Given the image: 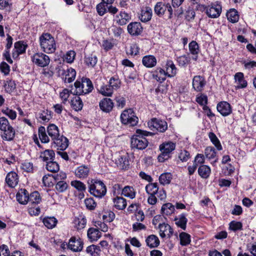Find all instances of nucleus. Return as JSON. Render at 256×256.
<instances>
[{
  "mask_svg": "<svg viewBox=\"0 0 256 256\" xmlns=\"http://www.w3.org/2000/svg\"><path fill=\"white\" fill-rule=\"evenodd\" d=\"M136 133L137 134L134 135L131 138L132 148L138 150L146 148L148 142L144 136H152V133L139 129L136 130Z\"/></svg>",
  "mask_w": 256,
  "mask_h": 256,
  "instance_id": "nucleus-1",
  "label": "nucleus"
},
{
  "mask_svg": "<svg viewBox=\"0 0 256 256\" xmlns=\"http://www.w3.org/2000/svg\"><path fill=\"white\" fill-rule=\"evenodd\" d=\"M76 90L74 94L76 96L88 94L94 89L93 84L90 78H82L80 80H77L74 84Z\"/></svg>",
  "mask_w": 256,
  "mask_h": 256,
  "instance_id": "nucleus-2",
  "label": "nucleus"
},
{
  "mask_svg": "<svg viewBox=\"0 0 256 256\" xmlns=\"http://www.w3.org/2000/svg\"><path fill=\"white\" fill-rule=\"evenodd\" d=\"M88 192L95 197L102 198L106 193V188L104 183L98 180H92L88 182Z\"/></svg>",
  "mask_w": 256,
  "mask_h": 256,
  "instance_id": "nucleus-3",
  "label": "nucleus"
},
{
  "mask_svg": "<svg viewBox=\"0 0 256 256\" xmlns=\"http://www.w3.org/2000/svg\"><path fill=\"white\" fill-rule=\"evenodd\" d=\"M40 46L42 50L48 54H52L56 50V44L54 38L48 33L43 34L40 37Z\"/></svg>",
  "mask_w": 256,
  "mask_h": 256,
  "instance_id": "nucleus-4",
  "label": "nucleus"
},
{
  "mask_svg": "<svg viewBox=\"0 0 256 256\" xmlns=\"http://www.w3.org/2000/svg\"><path fill=\"white\" fill-rule=\"evenodd\" d=\"M0 130L4 132L2 136L4 140L11 141L14 138L15 131L4 117L0 118Z\"/></svg>",
  "mask_w": 256,
  "mask_h": 256,
  "instance_id": "nucleus-5",
  "label": "nucleus"
},
{
  "mask_svg": "<svg viewBox=\"0 0 256 256\" xmlns=\"http://www.w3.org/2000/svg\"><path fill=\"white\" fill-rule=\"evenodd\" d=\"M122 124L130 126H133L138 122V118L131 108L125 110L120 115Z\"/></svg>",
  "mask_w": 256,
  "mask_h": 256,
  "instance_id": "nucleus-6",
  "label": "nucleus"
},
{
  "mask_svg": "<svg viewBox=\"0 0 256 256\" xmlns=\"http://www.w3.org/2000/svg\"><path fill=\"white\" fill-rule=\"evenodd\" d=\"M176 144L172 142H166L160 146V150L161 154L158 156V158L160 162H164L165 160L168 159L170 157V154L175 149Z\"/></svg>",
  "mask_w": 256,
  "mask_h": 256,
  "instance_id": "nucleus-7",
  "label": "nucleus"
},
{
  "mask_svg": "<svg viewBox=\"0 0 256 256\" xmlns=\"http://www.w3.org/2000/svg\"><path fill=\"white\" fill-rule=\"evenodd\" d=\"M154 12L159 16L166 14L168 19L172 18L173 10L169 3L164 4L162 2H157L154 6Z\"/></svg>",
  "mask_w": 256,
  "mask_h": 256,
  "instance_id": "nucleus-8",
  "label": "nucleus"
},
{
  "mask_svg": "<svg viewBox=\"0 0 256 256\" xmlns=\"http://www.w3.org/2000/svg\"><path fill=\"white\" fill-rule=\"evenodd\" d=\"M58 72L65 83H70L76 78V72L72 68L62 66L60 68Z\"/></svg>",
  "mask_w": 256,
  "mask_h": 256,
  "instance_id": "nucleus-9",
  "label": "nucleus"
},
{
  "mask_svg": "<svg viewBox=\"0 0 256 256\" xmlns=\"http://www.w3.org/2000/svg\"><path fill=\"white\" fill-rule=\"evenodd\" d=\"M148 126L152 130H156L160 132H164L168 129V124L165 120L153 118L148 122Z\"/></svg>",
  "mask_w": 256,
  "mask_h": 256,
  "instance_id": "nucleus-10",
  "label": "nucleus"
},
{
  "mask_svg": "<svg viewBox=\"0 0 256 256\" xmlns=\"http://www.w3.org/2000/svg\"><path fill=\"white\" fill-rule=\"evenodd\" d=\"M32 61L39 66L44 67L48 65L50 58L43 53H36L32 56Z\"/></svg>",
  "mask_w": 256,
  "mask_h": 256,
  "instance_id": "nucleus-11",
  "label": "nucleus"
},
{
  "mask_svg": "<svg viewBox=\"0 0 256 256\" xmlns=\"http://www.w3.org/2000/svg\"><path fill=\"white\" fill-rule=\"evenodd\" d=\"M68 139L63 136L60 135L53 140V146L58 150H64L68 148Z\"/></svg>",
  "mask_w": 256,
  "mask_h": 256,
  "instance_id": "nucleus-12",
  "label": "nucleus"
},
{
  "mask_svg": "<svg viewBox=\"0 0 256 256\" xmlns=\"http://www.w3.org/2000/svg\"><path fill=\"white\" fill-rule=\"evenodd\" d=\"M142 27L140 22H132L127 26L128 32L132 36H136L141 34L142 32Z\"/></svg>",
  "mask_w": 256,
  "mask_h": 256,
  "instance_id": "nucleus-13",
  "label": "nucleus"
},
{
  "mask_svg": "<svg viewBox=\"0 0 256 256\" xmlns=\"http://www.w3.org/2000/svg\"><path fill=\"white\" fill-rule=\"evenodd\" d=\"M222 12L221 6L219 4H214L208 6L206 14L209 18H216L220 16Z\"/></svg>",
  "mask_w": 256,
  "mask_h": 256,
  "instance_id": "nucleus-14",
  "label": "nucleus"
},
{
  "mask_svg": "<svg viewBox=\"0 0 256 256\" xmlns=\"http://www.w3.org/2000/svg\"><path fill=\"white\" fill-rule=\"evenodd\" d=\"M206 84L204 77L200 76H194L192 80V87L197 92H202Z\"/></svg>",
  "mask_w": 256,
  "mask_h": 256,
  "instance_id": "nucleus-15",
  "label": "nucleus"
},
{
  "mask_svg": "<svg viewBox=\"0 0 256 256\" xmlns=\"http://www.w3.org/2000/svg\"><path fill=\"white\" fill-rule=\"evenodd\" d=\"M218 112L223 116H227L231 114L232 110L230 105L226 102H221L217 105Z\"/></svg>",
  "mask_w": 256,
  "mask_h": 256,
  "instance_id": "nucleus-16",
  "label": "nucleus"
},
{
  "mask_svg": "<svg viewBox=\"0 0 256 256\" xmlns=\"http://www.w3.org/2000/svg\"><path fill=\"white\" fill-rule=\"evenodd\" d=\"M68 248L74 252H80L82 249L83 243L80 239L72 237L69 240Z\"/></svg>",
  "mask_w": 256,
  "mask_h": 256,
  "instance_id": "nucleus-17",
  "label": "nucleus"
},
{
  "mask_svg": "<svg viewBox=\"0 0 256 256\" xmlns=\"http://www.w3.org/2000/svg\"><path fill=\"white\" fill-rule=\"evenodd\" d=\"M99 106L100 110L103 112H109L112 110L114 107V103L111 99L109 98H104L100 101Z\"/></svg>",
  "mask_w": 256,
  "mask_h": 256,
  "instance_id": "nucleus-18",
  "label": "nucleus"
},
{
  "mask_svg": "<svg viewBox=\"0 0 256 256\" xmlns=\"http://www.w3.org/2000/svg\"><path fill=\"white\" fill-rule=\"evenodd\" d=\"M14 51L12 52L13 58H17L18 56L24 53L27 45L23 41H18L14 43Z\"/></svg>",
  "mask_w": 256,
  "mask_h": 256,
  "instance_id": "nucleus-19",
  "label": "nucleus"
},
{
  "mask_svg": "<svg viewBox=\"0 0 256 256\" xmlns=\"http://www.w3.org/2000/svg\"><path fill=\"white\" fill-rule=\"evenodd\" d=\"M160 234L162 238H164L166 236L170 238L173 234V230L171 226L165 223L159 224Z\"/></svg>",
  "mask_w": 256,
  "mask_h": 256,
  "instance_id": "nucleus-20",
  "label": "nucleus"
},
{
  "mask_svg": "<svg viewBox=\"0 0 256 256\" xmlns=\"http://www.w3.org/2000/svg\"><path fill=\"white\" fill-rule=\"evenodd\" d=\"M6 182L10 188H14L18 184V174L14 172H8L6 178Z\"/></svg>",
  "mask_w": 256,
  "mask_h": 256,
  "instance_id": "nucleus-21",
  "label": "nucleus"
},
{
  "mask_svg": "<svg viewBox=\"0 0 256 256\" xmlns=\"http://www.w3.org/2000/svg\"><path fill=\"white\" fill-rule=\"evenodd\" d=\"M152 10L150 7L143 8L140 14L139 19L143 22H146L151 20Z\"/></svg>",
  "mask_w": 256,
  "mask_h": 256,
  "instance_id": "nucleus-22",
  "label": "nucleus"
},
{
  "mask_svg": "<svg viewBox=\"0 0 256 256\" xmlns=\"http://www.w3.org/2000/svg\"><path fill=\"white\" fill-rule=\"evenodd\" d=\"M130 17L125 12L121 11L119 14L114 17L116 24L120 26L126 24L130 20Z\"/></svg>",
  "mask_w": 256,
  "mask_h": 256,
  "instance_id": "nucleus-23",
  "label": "nucleus"
},
{
  "mask_svg": "<svg viewBox=\"0 0 256 256\" xmlns=\"http://www.w3.org/2000/svg\"><path fill=\"white\" fill-rule=\"evenodd\" d=\"M16 198L19 203L26 204L28 200V192L26 190L21 188L16 194Z\"/></svg>",
  "mask_w": 256,
  "mask_h": 256,
  "instance_id": "nucleus-24",
  "label": "nucleus"
},
{
  "mask_svg": "<svg viewBox=\"0 0 256 256\" xmlns=\"http://www.w3.org/2000/svg\"><path fill=\"white\" fill-rule=\"evenodd\" d=\"M235 82L237 84L238 88H242L246 87L247 82L244 79V74L240 72H237L234 75Z\"/></svg>",
  "mask_w": 256,
  "mask_h": 256,
  "instance_id": "nucleus-25",
  "label": "nucleus"
},
{
  "mask_svg": "<svg viewBox=\"0 0 256 256\" xmlns=\"http://www.w3.org/2000/svg\"><path fill=\"white\" fill-rule=\"evenodd\" d=\"M167 74L166 71L160 68H157L152 74V77L160 82L166 80Z\"/></svg>",
  "mask_w": 256,
  "mask_h": 256,
  "instance_id": "nucleus-26",
  "label": "nucleus"
},
{
  "mask_svg": "<svg viewBox=\"0 0 256 256\" xmlns=\"http://www.w3.org/2000/svg\"><path fill=\"white\" fill-rule=\"evenodd\" d=\"M90 169L86 166H81L75 170V175L80 178H86L89 174Z\"/></svg>",
  "mask_w": 256,
  "mask_h": 256,
  "instance_id": "nucleus-27",
  "label": "nucleus"
},
{
  "mask_svg": "<svg viewBox=\"0 0 256 256\" xmlns=\"http://www.w3.org/2000/svg\"><path fill=\"white\" fill-rule=\"evenodd\" d=\"M174 221L178 227L180 228L183 230H186L188 220L186 218V214H182L175 217Z\"/></svg>",
  "mask_w": 256,
  "mask_h": 256,
  "instance_id": "nucleus-28",
  "label": "nucleus"
},
{
  "mask_svg": "<svg viewBox=\"0 0 256 256\" xmlns=\"http://www.w3.org/2000/svg\"><path fill=\"white\" fill-rule=\"evenodd\" d=\"M166 72L168 77L172 78L176 74L177 69L172 60H168L166 62Z\"/></svg>",
  "mask_w": 256,
  "mask_h": 256,
  "instance_id": "nucleus-29",
  "label": "nucleus"
},
{
  "mask_svg": "<svg viewBox=\"0 0 256 256\" xmlns=\"http://www.w3.org/2000/svg\"><path fill=\"white\" fill-rule=\"evenodd\" d=\"M142 62L146 68H152L156 64V59L152 55L146 56L143 57Z\"/></svg>",
  "mask_w": 256,
  "mask_h": 256,
  "instance_id": "nucleus-30",
  "label": "nucleus"
},
{
  "mask_svg": "<svg viewBox=\"0 0 256 256\" xmlns=\"http://www.w3.org/2000/svg\"><path fill=\"white\" fill-rule=\"evenodd\" d=\"M117 166L122 170H126L129 166V161L126 156H121L116 162Z\"/></svg>",
  "mask_w": 256,
  "mask_h": 256,
  "instance_id": "nucleus-31",
  "label": "nucleus"
},
{
  "mask_svg": "<svg viewBox=\"0 0 256 256\" xmlns=\"http://www.w3.org/2000/svg\"><path fill=\"white\" fill-rule=\"evenodd\" d=\"M72 107L76 111H78L82 109L83 107V103L82 99L76 96H74L70 101Z\"/></svg>",
  "mask_w": 256,
  "mask_h": 256,
  "instance_id": "nucleus-32",
  "label": "nucleus"
},
{
  "mask_svg": "<svg viewBox=\"0 0 256 256\" xmlns=\"http://www.w3.org/2000/svg\"><path fill=\"white\" fill-rule=\"evenodd\" d=\"M74 226L78 230H80L84 228L86 224V218L82 216H80L78 217H76L74 220Z\"/></svg>",
  "mask_w": 256,
  "mask_h": 256,
  "instance_id": "nucleus-33",
  "label": "nucleus"
},
{
  "mask_svg": "<svg viewBox=\"0 0 256 256\" xmlns=\"http://www.w3.org/2000/svg\"><path fill=\"white\" fill-rule=\"evenodd\" d=\"M114 206L118 210H124L126 206V199L120 196H116L113 199Z\"/></svg>",
  "mask_w": 256,
  "mask_h": 256,
  "instance_id": "nucleus-34",
  "label": "nucleus"
},
{
  "mask_svg": "<svg viewBox=\"0 0 256 256\" xmlns=\"http://www.w3.org/2000/svg\"><path fill=\"white\" fill-rule=\"evenodd\" d=\"M146 244L150 248H156L159 246L160 240L158 236L152 234L148 236L146 239Z\"/></svg>",
  "mask_w": 256,
  "mask_h": 256,
  "instance_id": "nucleus-35",
  "label": "nucleus"
},
{
  "mask_svg": "<svg viewBox=\"0 0 256 256\" xmlns=\"http://www.w3.org/2000/svg\"><path fill=\"white\" fill-rule=\"evenodd\" d=\"M189 50L191 54L193 55L192 58L194 60L198 59L197 54L199 52V46L198 43L196 41H192L189 44Z\"/></svg>",
  "mask_w": 256,
  "mask_h": 256,
  "instance_id": "nucleus-36",
  "label": "nucleus"
},
{
  "mask_svg": "<svg viewBox=\"0 0 256 256\" xmlns=\"http://www.w3.org/2000/svg\"><path fill=\"white\" fill-rule=\"evenodd\" d=\"M211 172L210 168L206 165H202L198 168V173L202 178H208Z\"/></svg>",
  "mask_w": 256,
  "mask_h": 256,
  "instance_id": "nucleus-37",
  "label": "nucleus"
},
{
  "mask_svg": "<svg viewBox=\"0 0 256 256\" xmlns=\"http://www.w3.org/2000/svg\"><path fill=\"white\" fill-rule=\"evenodd\" d=\"M47 132L48 136L52 138V140L60 135L58 128L54 124H51L48 126Z\"/></svg>",
  "mask_w": 256,
  "mask_h": 256,
  "instance_id": "nucleus-38",
  "label": "nucleus"
},
{
  "mask_svg": "<svg viewBox=\"0 0 256 256\" xmlns=\"http://www.w3.org/2000/svg\"><path fill=\"white\" fill-rule=\"evenodd\" d=\"M55 154L52 150H47L42 152L40 156L44 161H52L54 158Z\"/></svg>",
  "mask_w": 256,
  "mask_h": 256,
  "instance_id": "nucleus-39",
  "label": "nucleus"
},
{
  "mask_svg": "<svg viewBox=\"0 0 256 256\" xmlns=\"http://www.w3.org/2000/svg\"><path fill=\"white\" fill-rule=\"evenodd\" d=\"M226 16L228 20L232 23H235L238 22L239 20V15L238 14V12L235 9L230 10L227 12Z\"/></svg>",
  "mask_w": 256,
  "mask_h": 256,
  "instance_id": "nucleus-40",
  "label": "nucleus"
},
{
  "mask_svg": "<svg viewBox=\"0 0 256 256\" xmlns=\"http://www.w3.org/2000/svg\"><path fill=\"white\" fill-rule=\"evenodd\" d=\"M57 222V220L54 217H48L43 220L44 224L49 229H52L54 228Z\"/></svg>",
  "mask_w": 256,
  "mask_h": 256,
  "instance_id": "nucleus-41",
  "label": "nucleus"
},
{
  "mask_svg": "<svg viewBox=\"0 0 256 256\" xmlns=\"http://www.w3.org/2000/svg\"><path fill=\"white\" fill-rule=\"evenodd\" d=\"M122 194L124 196L130 198L131 199L135 198L136 192L134 188L130 186H126L122 190Z\"/></svg>",
  "mask_w": 256,
  "mask_h": 256,
  "instance_id": "nucleus-42",
  "label": "nucleus"
},
{
  "mask_svg": "<svg viewBox=\"0 0 256 256\" xmlns=\"http://www.w3.org/2000/svg\"><path fill=\"white\" fill-rule=\"evenodd\" d=\"M174 210V206L171 203H166L163 204L161 209L162 213L166 216L172 214Z\"/></svg>",
  "mask_w": 256,
  "mask_h": 256,
  "instance_id": "nucleus-43",
  "label": "nucleus"
},
{
  "mask_svg": "<svg viewBox=\"0 0 256 256\" xmlns=\"http://www.w3.org/2000/svg\"><path fill=\"white\" fill-rule=\"evenodd\" d=\"M146 192L148 194H156L158 192V187L156 182L150 183L145 188Z\"/></svg>",
  "mask_w": 256,
  "mask_h": 256,
  "instance_id": "nucleus-44",
  "label": "nucleus"
},
{
  "mask_svg": "<svg viewBox=\"0 0 256 256\" xmlns=\"http://www.w3.org/2000/svg\"><path fill=\"white\" fill-rule=\"evenodd\" d=\"M41 198L40 194L38 192H34L28 195V202L32 204H38L40 202Z\"/></svg>",
  "mask_w": 256,
  "mask_h": 256,
  "instance_id": "nucleus-45",
  "label": "nucleus"
},
{
  "mask_svg": "<svg viewBox=\"0 0 256 256\" xmlns=\"http://www.w3.org/2000/svg\"><path fill=\"white\" fill-rule=\"evenodd\" d=\"M208 138L212 142L214 145L218 150H222V146L220 143V140L218 138L216 135L212 132H210L208 134Z\"/></svg>",
  "mask_w": 256,
  "mask_h": 256,
  "instance_id": "nucleus-46",
  "label": "nucleus"
},
{
  "mask_svg": "<svg viewBox=\"0 0 256 256\" xmlns=\"http://www.w3.org/2000/svg\"><path fill=\"white\" fill-rule=\"evenodd\" d=\"M176 60L180 66L186 67L190 62V58L188 55H183L178 57Z\"/></svg>",
  "mask_w": 256,
  "mask_h": 256,
  "instance_id": "nucleus-47",
  "label": "nucleus"
},
{
  "mask_svg": "<svg viewBox=\"0 0 256 256\" xmlns=\"http://www.w3.org/2000/svg\"><path fill=\"white\" fill-rule=\"evenodd\" d=\"M172 179V176L170 173H164L160 176L159 182L162 184L165 185L169 184Z\"/></svg>",
  "mask_w": 256,
  "mask_h": 256,
  "instance_id": "nucleus-48",
  "label": "nucleus"
},
{
  "mask_svg": "<svg viewBox=\"0 0 256 256\" xmlns=\"http://www.w3.org/2000/svg\"><path fill=\"white\" fill-rule=\"evenodd\" d=\"M88 236L92 241L96 240L99 238V231L94 228H90L88 230Z\"/></svg>",
  "mask_w": 256,
  "mask_h": 256,
  "instance_id": "nucleus-49",
  "label": "nucleus"
},
{
  "mask_svg": "<svg viewBox=\"0 0 256 256\" xmlns=\"http://www.w3.org/2000/svg\"><path fill=\"white\" fill-rule=\"evenodd\" d=\"M204 154L207 158L212 160L216 158V152L212 146H208L204 150Z\"/></svg>",
  "mask_w": 256,
  "mask_h": 256,
  "instance_id": "nucleus-50",
  "label": "nucleus"
},
{
  "mask_svg": "<svg viewBox=\"0 0 256 256\" xmlns=\"http://www.w3.org/2000/svg\"><path fill=\"white\" fill-rule=\"evenodd\" d=\"M98 91L102 95L108 96H110L113 92V90L108 84L101 86Z\"/></svg>",
  "mask_w": 256,
  "mask_h": 256,
  "instance_id": "nucleus-51",
  "label": "nucleus"
},
{
  "mask_svg": "<svg viewBox=\"0 0 256 256\" xmlns=\"http://www.w3.org/2000/svg\"><path fill=\"white\" fill-rule=\"evenodd\" d=\"M71 186L76 189L78 192H86V185L80 180H72L70 182Z\"/></svg>",
  "mask_w": 256,
  "mask_h": 256,
  "instance_id": "nucleus-52",
  "label": "nucleus"
},
{
  "mask_svg": "<svg viewBox=\"0 0 256 256\" xmlns=\"http://www.w3.org/2000/svg\"><path fill=\"white\" fill-rule=\"evenodd\" d=\"M108 4H107L105 2L102 1L101 2L96 6V10L100 16H102L106 12L108 11L107 7Z\"/></svg>",
  "mask_w": 256,
  "mask_h": 256,
  "instance_id": "nucleus-53",
  "label": "nucleus"
},
{
  "mask_svg": "<svg viewBox=\"0 0 256 256\" xmlns=\"http://www.w3.org/2000/svg\"><path fill=\"white\" fill-rule=\"evenodd\" d=\"M98 62L97 57L96 56H90L86 57L84 58V62L90 67H94Z\"/></svg>",
  "mask_w": 256,
  "mask_h": 256,
  "instance_id": "nucleus-54",
  "label": "nucleus"
},
{
  "mask_svg": "<svg viewBox=\"0 0 256 256\" xmlns=\"http://www.w3.org/2000/svg\"><path fill=\"white\" fill-rule=\"evenodd\" d=\"M46 168L48 170L52 172H58L60 169L58 164L53 160L47 162Z\"/></svg>",
  "mask_w": 256,
  "mask_h": 256,
  "instance_id": "nucleus-55",
  "label": "nucleus"
},
{
  "mask_svg": "<svg viewBox=\"0 0 256 256\" xmlns=\"http://www.w3.org/2000/svg\"><path fill=\"white\" fill-rule=\"evenodd\" d=\"M39 138L41 142L43 143H47L50 141L48 136L46 134L45 128L44 126H40L38 129Z\"/></svg>",
  "mask_w": 256,
  "mask_h": 256,
  "instance_id": "nucleus-56",
  "label": "nucleus"
},
{
  "mask_svg": "<svg viewBox=\"0 0 256 256\" xmlns=\"http://www.w3.org/2000/svg\"><path fill=\"white\" fill-rule=\"evenodd\" d=\"M180 244L182 246H186L190 242V234L182 232L180 234Z\"/></svg>",
  "mask_w": 256,
  "mask_h": 256,
  "instance_id": "nucleus-57",
  "label": "nucleus"
},
{
  "mask_svg": "<svg viewBox=\"0 0 256 256\" xmlns=\"http://www.w3.org/2000/svg\"><path fill=\"white\" fill-rule=\"evenodd\" d=\"M4 87L6 92L10 94L16 88V84L12 80L6 81L4 83Z\"/></svg>",
  "mask_w": 256,
  "mask_h": 256,
  "instance_id": "nucleus-58",
  "label": "nucleus"
},
{
  "mask_svg": "<svg viewBox=\"0 0 256 256\" xmlns=\"http://www.w3.org/2000/svg\"><path fill=\"white\" fill-rule=\"evenodd\" d=\"M55 188L58 192H62L66 190L68 184L64 180H60L56 184Z\"/></svg>",
  "mask_w": 256,
  "mask_h": 256,
  "instance_id": "nucleus-59",
  "label": "nucleus"
},
{
  "mask_svg": "<svg viewBox=\"0 0 256 256\" xmlns=\"http://www.w3.org/2000/svg\"><path fill=\"white\" fill-rule=\"evenodd\" d=\"M84 204L86 208L90 210H93L96 206V202L92 198H86L84 200Z\"/></svg>",
  "mask_w": 256,
  "mask_h": 256,
  "instance_id": "nucleus-60",
  "label": "nucleus"
},
{
  "mask_svg": "<svg viewBox=\"0 0 256 256\" xmlns=\"http://www.w3.org/2000/svg\"><path fill=\"white\" fill-rule=\"evenodd\" d=\"M4 114L8 116L12 120H14L16 117V112L11 109L6 108L2 110Z\"/></svg>",
  "mask_w": 256,
  "mask_h": 256,
  "instance_id": "nucleus-61",
  "label": "nucleus"
},
{
  "mask_svg": "<svg viewBox=\"0 0 256 256\" xmlns=\"http://www.w3.org/2000/svg\"><path fill=\"white\" fill-rule=\"evenodd\" d=\"M39 118L41 119L44 122H48L52 118L50 112L48 110L42 112L40 114Z\"/></svg>",
  "mask_w": 256,
  "mask_h": 256,
  "instance_id": "nucleus-62",
  "label": "nucleus"
},
{
  "mask_svg": "<svg viewBox=\"0 0 256 256\" xmlns=\"http://www.w3.org/2000/svg\"><path fill=\"white\" fill-rule=\"evenodd\" d=\"M70 93H72V91L69 90L67 88H64L61 92H60V96L62 100L63 103H66L68 100Z\"/></svg>",
  "mask_w": 256,
  "mask_h": 256,
  "instance_id": "nucleus-63",
  "label": "nucleus"
},
{
  "mask_svg": "<svg viewBox=\"0 0 256 256\" xmlns=\"http://www.w3.org/2000/svg\"><path fill=\"white\" fill-rule=\"evenodd\" d=\"M242 226V224L240 222L232 221L230 223V229L234 232L241 230Z\"/></svg>",
  "mask_w": 256,
  "mask_h": 256,
  "instance_id": "nucleus-64",
  "label": "nucleus"
}]
</instances>
